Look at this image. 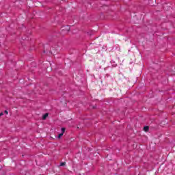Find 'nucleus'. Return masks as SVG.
Segmentation results:
<instances>
[{
	"mask_svg": "<svg viewBox=\"0 0 175 175\" xmlns=\"http://www.w3.org/2000/svg\"><path fill=\"white\" fill-rule=\"evenodd\" d=\"M1 116H3V113H0V117Z\"/></svg>",
	"mask_w": 175,
	"mask_h": 175,
	"instance_id": "8",
	"label": "nucleus"
},
{
	"mask_svg": "<svg viewBox=\"0 0 175 175\" xmlns=\"http://www.w3.org/2000/svg\"><path fill=\"white\" fill-rule=\"evenodd\" d=\"M4 113H5V114H9V112H8V111H6V110L4 111Z\"/></svg>",
	"mask_w": 175,
	"mask_h": 175,
	"instance_id": "7",
	"label": "nucleus"
},
{
	"mask_svg": "<svg viewBox=\"0 0 175 175\" xmlns=\"http://www.w3.org/2000/svg\"><path fill=\"white\" fill-rule=\"evenodd\" d=\"M62 31H66V32H69V31H70V27L69 26L64 27Z\"/></svg>",
	"mask_w": 175,
	"mask_h": 175,
	"instance_id": "1",
	"label": "nucleus"
},
{
	"mask_svg": "<svg viewBox=\"0 0 175 175\" xmlns=\"http://www.w3.org/2000/svg\"><path fill=\"white\" fill-rule=\"evenodd\" d=\"M44 53H46V51L45 50H44V51H43Z\"/></svg>",
	"mask_w": 175,
	"mask_h": 175,
	"instance_id": "9",
	"label": "nucleus"
},
{
	"mask_svg": "<svg viewBox=\"0 0 175 175\" xmlns=\"http://www.w3.org/2000/svg\"><path fill=\"white\" fill-rule=\"evenodd\" d=\"M65 128H62V133L64 135L65 133Z\"/></svg>",
	"mask_w": 175,
	"mask_h": 175,
	"instance_id": "6",
	"label": "nucleus"
},
{
	"mask_svg": "<svg viewBox=\"0 0 175 175\" xmlns=\"http://www.w3.org/2000/svg\"><path fill=\"white\" fill-rule=\"evenodd\" d=\"M64 136V134L62 133H59L57 136V139H61Z\"/></svg>",
	"mask_w": 175,
	"mask_h": 175,
	"instance_id": "4",
	"label": "nucleus"
},
{
	"mask_svg": "<svg viewBox=\"0 0 175 175\" xmlns=\"http://www.w3.org/2000/svg\"><path fill=\"white\" fill-rule=\"evenodd\" d=\"M149 129H150V127L148 126H145L144 127V132H147L148 131H149Z\"/></svg>",
	"mask_w": 175,
	"mask_h": 175,
	"instance_id": "3",
	"label": "nucleus"
},
{
	"mask_svg": "<svg viewBox=\"0 0 175 175\" xmlns=\"http://www.w3.org/2000/svg\"><path fill=\"white\" fill-rule=\"evenodd\" d=\"M96 107H93V109H95Z\"/></svg>",
	"mask_w": 175,
	"mask_h": 175,
	"instance_id": "10",
	"label": "nucleus"
},
{
	"mask_svg": "<svg viewBox=\"0 0 175 175\" xmlns=\"http://www.w3.org/2000/svg\"><path fill=\"white\" fill-rule=\"evenodd\" d=\"M65 165H66V163H65V162H62L60 163V166H65Z\"/></svg>",
	"mask_w": 175,
	"mask_h": 175,
	"instance_id": "5",
	"label": "nucleus"
},
{
	"mask_svg": "<svg viewBox=\"0 0 175 175\" xmlns=\"http://www.w3.org/2000/svg\"><path fill=\"white\" fill-rule=\"evenodd\" d=\"M49 117V113H46L42 116V120H46Z\"/></svg>",
	"mask_w": 175,
	"mask_h": 175,
	"instance_id": "2",
	"label": "nucleus"
}]
</instances>
